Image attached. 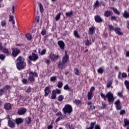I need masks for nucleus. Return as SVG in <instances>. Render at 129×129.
Wrapping results in <instances>:
<instances>
[{"instance_id":"obj_1","label":"nucleus","mask_w":129,"mask_h":129,"mask_svg":"<svg viewBox=\"0 0 129 129\" xmlns=\"http://www.w3.org/2000/svg\"><path fill=\"white\" fill-rule=\"evenodd\" d=\"M27 63L25 62V58L22 56H19L16 60V66L18 70H22L24 69Z\"/></svg>"},{"instance_id":"obj_2","label":"nucleus","mask_w":129,"mask_h":129,"mask_svg":"<svg viewBox=\"0 0 129 129\" xmlns=\"http://www.w3.org/2000/svg\"><path fill=\"white\" fill-rule=\"evenodd\" d=\"M101 97H102V98H103L104 100H106L107 97L109 103H113V101H114L113 94L110 92H108L106 96L105 95L103 94V93H101Z\"/></svg>"},{"instance_id":"obj_3","label":"nucleus","mask_w":129,"mask_h":129,"mask_svg":"<svg viewBox=\"0 0 129 129\" xmlns=\"http://www.w3.org/2000/svg\"><path fill=\"white\" fill-rule=\"evenodd\" d=\"M69 61V56L67 55V53H66V55L63 56L62 62H59L58 67L59 68H61V69H64V68H66L67 65H66V63Z\"/></svg>"},{"instance_id":"obj_4","label":"nucleus","mask_w":129,"mask_h":129,"mask_svg":"<svg viewBox=\"0 0 129 129\" xmlns=\"http://www.w3.org/2000/svg\"><path fill=\"white\" fill-rule=\"evenodd\" d=\"M62 110L64 113H71L72 112V107L69 104L65 105Z\"/></svg>"},{"instance_id":"obj_5","label":"nucleus","mask_w":129,"mask_h":129,"mask_svg":"<svg viewBox=\"0 0 129 129\" xmlns=\"http://www.w3.org/2000/svg\"><path fill=\"white\" fill-rule=\"evenodd\" d=\"M12 56L14 57H16V56H18V55H19V54L20 53V50L18 49V48H12Z\"/></svg>"},{"instance_id":"obj_6","label":"nucleus","mask_w":129,"mask_h":129,"mask_svg":"<svg viewBox=\"0 0 129 129\" xmlns=\"http://www.w3.org/2000/svg\"><path fill=\"white\" fill-rule=\"evenodd\" d=\"M27 112V109L25 108H22L18 110L17 113L19 115H23V114H25Z\"/></svg>"},{"instance_id":"obj_7","label":"nucleus","mask_w":129,"mask_h":129,"mask_svg":"<svg viewBox=\"0 0 129 129\" xmlns=\"http://www.w3.org/2000/svg\"><path fill=\"white\" fill-rule=\"evenodd\" d=\"M29 59L31 60V61H36L37 59H38V55L35 53H32V55L29 56Z\"/></svg>"},{"instance_id":"obj_8","label":"nucleus","mask_w":129,"mask_h":129,"mask_svg":"<svg viewBox=\"0 0 129 129\" xmlns=\"http://www.w3.org/2000/svg\"><path fill=\"white\" fill-rule=\"evenodd\" d=\"M49 58L52 61H55V60H57L59 58V55L51 53L49 55Z\"/></svg>"},{"instance_id":"obj_9","label":"nucleus","mask_w":129,"mask_h":129,"mask_svg":"<svg viewBox=\"0 0 129 129\" xmlns=\"http://www.w3.org/2000/svg\"><path fill=\"white\" fill-rule=\"evenodd\" d=\"M114 104L115 105L116 109L117 110H119L120 109L121 107H120V101L119 100H117L115 103Z\"/></svg>"},{"instance_id":"obj_10","label":"nucleus","mask_w":129,"mask_h":129,"mask_svg":"<svg viewBox=\"0 0 129 129\" xmlns=\"http://www.w3.org/2000/svg\"><path fill=\"white\" fill-rule=\"evenodd\" d=\"M8 125H9V126H10V127H15V126H16L15 121H13V120H11V119H10L8 120Z\"/></svg>"},{"instance_id":"obj_11","label":"nucleus","mask_w":129,"mask_h":129,"mask_svg":"<svg viewBox=\"0 0 129 129\" xmlns=\"http://www.w3.org/2000/svg\"><path fill=\"white\" fill-rule=\"evenodd\" d=\"M10 88H11L10 86H5L3 89L0 90V96L3 95V93H4L5 90H8V89H10Z\"/></svg>"},{"instance_id":"obj_12","label":"nucleus","mask_w":129,"mask_h":129,"mask_svg":"<svg viewBox=\"0 0 129 129\" xmlns=\"http://www.w3.org/2000/svg\"><path fill=\"white\" fill-rule=\"evenodd\" d=\"M57 44L58 46L60 47V49L61 50H64V47L65 46V44H64V42L62 41H58Z\"/></svg>"},{"instance_id":"obj_13","label":"nucleus","mask_w":129,"mask_h":129,"mask_svg":"<svg viewBox=\"0 0 129 129\" xmlns=\"http://www.w3.org/2000/svg\"><path fill=\"white\" fill-rule=\"evenodd\" d=\"M114 31L116 34H117L118 35H122V33L121 32V30L118 27L115 28Z\"/></svg>"},{"instance_id":"obj_14","label":"nucleus","mask_w":129,"mask_h":129,"mask_svg":"<svg viewBox=\"0 0 129 129\" xmlns=\"http://www.w3.org/2000/svg\"><path fill=\"white\" fill-rule=\"evenodd\" d=\"M44 96H48V94L50 93V88L49 87H46L44 89Z\"/></svg>"},{"instance_id":"obj_15","label":"nucleus","mask_w":129,"mask_h":129,"mask_svg":"<svg viewBox=\"0 0 129 129\" xmlns=\"http://www.w3.org/2000/svg\"><path fill=\"white\" fill-rule=\"evenodd\" d=\"M15 121L17 124H20V123H22L24 121V119L22 118H17Z\"/></svg>"},{"instance_id":"obj_16","label":"nucleus","mask_w":129,"mask_h":129,"mask_svg":"<svg viewBox=\"0 0 129 129\" xmlns=\"http://www.w3.org/2000/svg\"><path fill=\"white\" fill-rule=\"evenodd\" d=\"M95 20L97 23H100V22H102V19H101L100 17L98 16H95Z\"/></svg>"},{"instance_id":"obj_17","label":"nucleus","mask_w":129,"mask_h":129,"mask_svg":"<svg viewBox=\"0 0 129 129\" xmlns=\"http://www.w3.org/2000/svg\"><path fill=\"white\" fill-rule=\"evenodd\" d=\"M1 52H3V53L6 54L7 56H9L10 55V52H9V49H8L3 48L1 50Z\"/></svg>"},{"instance_id":"obj_18","label":"nucleus","mask_w":129,"mask_h":129,"mask_svg":"<svg viewBox=\"0 0 129 129\" xmlns=\"http://www.w3.org/2000/svg\"><path fill=\"white\" fill-rule=\"evenodd\" d=\"M66 126L67 129H74V126L73 125L69 123H67Z\"/></svg>"},{"instance_id":"obj_19","label":"nucleus","mask_w":129,"mask_h":129,"mask_svg":"<svg viewBox=\"0 0 129 129\" xmlns=\"http://www.w3.org/2000/svg\"><path fill=\"white\" fill-rule=\"evenodd\" d=\"M38 51L40 55H45V54H46V52L47 51V49H46V48H44L41 51H40V49H39Z\"/></svg>"},{"instance_id":"obj_20","label":"nucleus","mask_w":129,"mask_h":129,"mask_svg":"<svg viewBox=\"0 0 129 129\" xmlns=\"http://www.w3.org/2000/svg\"><path fill=\"white\" fill-rule=\"evenodd\" d=\"M4 107H5V109H7V110L10 109L11 107V104H10L9 103H6L5 104Z\"/></svg>"},{"instance_id":"obj_21","label":"nucleus","mask_w":129,"mask_h":129,"mask_svg":"<svg viewBox=\"0 0 129 129\" xmlns=\"http://www.w3.org/2000/svg\"><path fill=\"white\" fill-rule=\"evenodd\" d=\"M93 33H94V27H90L89 29V34L90 35H92Z\"/></svg>"},{"instance_id":"obj_22","label":"nucleus","mask_w":129,"mask_h":129,"mask_svg":"<svg viewBox=\"0 0 129 129\" xmlns=\"http://www.w3.org/2000/svg\"><path fill=\"white\" fill-rule=\"evenodd\" d=\"M95 123H96V122H92L90 123V126L87 128V129H93L94 127V126L95 125Z\"/></svg>"},{"instance_id":"obj_23","label":"nucleus","mask_w":129,"mask_h":129,"mask_svg":"<svg viewBox=\"0 0 129 129\" xmlns=\"http://www.w3.org/2000/svg\"><path fill=\"white\" fill-rule=\"evenodd\" d=\"M1 25L3 27H6L7 26V21L5 20H2L1 22Z\"/></svg>"},{"instance_id":"obj_24","label":"nucleus","mask_w":129,"mask_h":129,"mask_svg":"<svg viewBox=\"0 0 129 129\" xmlns=\"http://www.w3.org/2000/svg\"><path fill=\"white\" fill-rule=\"evenodd\" d=\"M87 96L89 100H90V99H91L92 97H93V93H91V92H89Z\"/></svg>"},{"instance_id":"obj_25","label":"nucleus","mask_w":129,"mask_h":129,"mask_svg":"<svg viewBox=\"0 0 129 129\" xmlns=\"http://www.w3.org/2000/svg\"><path fill=\"white\" fill-rule=\"evenodd\" d=\"M74 73L76 75H80V71L77 68L74 69Z\"/></svg>"},{"instance_id":"obj_26","label":"nucleus","mask_w":129,"mask_h":129,"mask_svg":"<svg viewBox=\"0 0 129 129\" xmlns=\"http://www.w3.org/2000/svg\"><path fill=\"white\" fill-rule=\"evenodd\" d=\"M114 13L116 14V15H120V13L119 12V11L117 10L116 8H112Z\"/></svg>"},{"instance_id":"obj_27","label":"nucleus","mask_w":129,"mask_h":129,"mask_svg":"<svg viewBox=\"0 0 129 129\" xmlns=\"http://www.w3.org/2000/svg\"><path fill=\"white\" fill-rule=\"evenodd\" d=\"M72 15H73V12L72 11H70L69 12L66 13V17H69V18H70V17H71V16H72Z\"/></svg>"},{"instance_id":"obj_28","label":"nucleus","mask_w":129,"mask_h":129,"mask_svg":"<svg viewBox=\"0 0 129 129\" xmlns=\"http://www.w3.org/2000/svg\"><path fill=\"white\" fill-rule=\"evenodd\" d=\"M124 123L123 126H126V125H129V120L127 119H124Z\"/></svg>"},{"instance_id":"obj_29","label":"nucleus","mask_w":129,"mask_h":129,"mask_svg":"<svg viewBox=\"0 0 129 129\" xmlns=\"http://www.w3.org/2000/svg\"><path fill=\"white\" fill-rule=\"evenodd\" d=\"M123 17H124V18H128L129 17V14L128 12H127V11H125L123 14Z\"/></svg>"},{"instance_id":"obj_30","label":"nucleus","mask_w":129,"mask_h":129,"mask_svg":"<svg viewBox=\"0 0 129 129\" xmlns=\"http://www.w3.org/2000/svg\"><path fill=\"white\" fill-rule=\"evenodd\" d=\"M30 76H33V77H38V75L36 73H33L30 72L29 73Z\"/></svg>"},{"instance_id":"obj_31","label":"nucleus","mask_w":129,"mask_h":129,"mask_svg":"<svg viewBox=\"0 0 129 129\" xmlns=\"http://www.w3.org/2000/svg\"><path fill=\"white\" fill-rule=\"evenodd\" d=\"M56 97V94L55 93V92H54V91H52L51 93V99H55Z\"/></svg>"},{"instance_id":"obj_32","label":"nucleus","mask_w":129,"mask_h":129,"mask_svg":"<svg viewBox=\"0 0 129 129\" xmlns=\"http://www.w3.org/2000/svg\"><path fill=\"white\" fill-rule=\"evenodd\" d=\"M85 45L86 46H89V45H91V40L87 39V40H86Z\"/></svg>"},{"instance_id":"obj_33","label":"nucleus","mask_w":129,"mask_h":129,"mask_svg":"<svg viewBox=\"0 0 129 129\" xmlns=\"http://www.w3.org/2000/svg\"><path fill=\"white\" fill-rule=\"evenodd\" d=\"M39 6L40 13H43L44 12V8L43 7V5H42L41 4H39Z\"/></svg>"},{"instance_id":"obj_34","label":"nucleus","mask_w":129,"mask_h":129,"mask_svg":"<svg viewBox=\"0 0 129 129\" xmlns=\"http://www.w3.org/2000/svg\"><path fill=\"white\" fill-rule=\"evenodd\" d=\"M124 84L126 87V89L129 91V81H124Z\"/></svg>"},{"instance_id":"obj_35","label":"nucleus","mask_w":129,"mask_h":129,"mask_svg":"<svg viewBox=\"0 0 129 129\" xmlns=\"http://www.w3.org/2000/svg\"><path fill=\"white\" fill-rule=\"evenodd\" d=\"M74 35L75 37H76V38H80V36H79L78 32L76 30H75L74 32Z\"/></svg>"},{"instance_id":"obj_36","label":"nucleus","mask_w":129,"mask_h":129,"mask_svg":"<svg viewBox=\"0 0 129 129\" xmlns=\"http://www.w3.org/2000/svg\"><path fill=\"white\" fill-rule=\"evenodd\" d=\"M104 71V70H103V69H102V68H100L97 70V72H98V73H99V74H102V73H103Z\"/></svg>"},{"instance_id":"obj_37","label":"nucleus","mask_w":129,"mask_h":129,"mask_svg":"<svg viewBox=\"0 0 129 129\" xmlns=\"http://www.w3.org/2000/svg\"><path fill=\"white\" fill-rule=\"evenodd\" d=\"M26 37L28 40H32V35L30 33H27Z\"/></svg>"},{"instance_id":"obj_38","label":"nucleus","mask_w":129,"mask_h":129,"mask_svg":"<svg viewBox=\"0 0 129 129\" xmlns=\"http://www.w3.org/2000/svg\"><path fill=\"white\" fill-rule=\"evenodd\" d=\"M57 80V77L56 76H52L50 78V81L52 82H55Z\"/></svg>"},{"instance_id":"obj_39","label":"nucleus","mask_w":129,"mask_h":129,"mask_svg":"<svg viewBox=\"0 0 129 129\" xmlns=\"http://www.w3.org/2000/svg\"><path fill=\"white\" fill-rule=\"evenodd\" d=\"M61 16V13H58L55 17V21H58L60 19V17Z\"/></svg>"},{"instance_id":"obj_40","label":"nucleus","mask_w":129,"mask_h":129,"mask_svg":"<svg viewBox=\"0 0 129 129\" xmlns=\"http://www.w3.org/2000/svg\"><path fill=\"white\" fill-rule=\"evenodd\" d=\"M74 103H75L76 104H77V105H79V104H80V103H81V101H80V100H75L73 101Z\"/></svg>"},{"instance_id":"obj_41","label":"nucleus","mask_w":129,"mask_h":129,"mask_svg":"<svg viewBox=\"0 0 129 129\" xmlns=\"http://www.w3.org/2000/svg\"><path fill=\"white\" fill-rule=\"evenodd\" d=\"M111 14V13H110V11H106V12H105L104 16H105V17H109V16H110V14Z\"/></svg>"},{"instance_id":"obj_42","label":"nucleus","mask_w":129,"mask_h":129,"mask_svg":"<svg viewBox=\"0 0 129 129\" xmlns=\"http://www.w3.org/2000/svg\"><path fill=\"white\" fill-rule=\"evenodd\" d=\"M63 99H64V96H63L62 95H60L58 96L57 100H58V101H62Z\"/></svg>"},{"instance_id":"obj_43","label":"nucleus","mask_w":129,"mask_h":129,"mask_svg":"<svg viewBox=\"0 0 129 129\" xmlns=\"http://www.w3.org/2000/svg\"><path fill=\"white\" fill-rule=\"evenodd\" d=\"M99 6H100L99 5V3H98V1H96V2L94 4V8H98V7H99Z\"/></svg>"},{"instance_id":"obj_44","label":"nucleus","mask_w":129,"mask_h":129,"mask_svg":"<svg viewBox=\"0 0 129 129\" xmlns=\"http://www.w3.org/2000/svg\"><path fill=\"white\" fill-rule=\"evenodd\" d=\"M57 86L58 88H61L63 86V83L62 82H59Z\"/></svg>"},{"instance_id":"obj_45","label":"nucleus","mask_w":129,"mask_h":129,"mask_svg":"<svg viewBox=\"0 0 129 129\" xmlns=\"http://www.w3.org/2000/svg\"><path fill=\"white\" fill-rule=\"evenodd\" d=\"M53 91H54L55 94H60L61 93V90L59 89H56L55 90H53Z\"/></svg>"},{"instance_id":"obj_46","label":"nucleus","mask_w":129,"mask_h":129,"mask_svg":"<svg viewBox=\"0 0 129 129\" xmlns=\"http://www.w3.org/2000/svg\"><path fill=\"white\" fill-rule=\"evenodd\" d=\"M112 84V80H111L110 81V82H108L107 84V87H108V88H109V87H110L111 86V85Z\"/></svg>"},{"instance_id":"obj_47","label":"nucleus","mask_w":129,"mask_h":129,"mask_svg":"<svg viewBox=\"0 0 129 129\" xmlns=\"http://www.w3.org/2000/svg\"><path fill=\"white\" fill-rule=\"evenodd\" d=\"M63 89H64V90H69L70 89V88H69V86H68V85H66L63 87Z\"/></svg>"},{"instance_id":"obj_48","label":"nucleus","mask_w":129,"mask_h":129,"mask_svg":"<svg viewBox=\"0 0 129 129\" xmlns=\"http://www.w3.org/2000/svg\"><path fill=\"white\" fill-rule=\"evenodd\" d=\"M5 58H6V55L4 54H0V59L1 60H5Z\"/></svg>"},{"instance_id":"obj_49","label":"nucleus","mask_w":129,"mask_h":129,"mask_svg":"<svg viewBox=\"0 0 129 129\" xmlns=\"http://www.w3.org/2000/svg\"><path fill=\"white\" fill-rule=\"evenodd\" d=\"M26 122L27 123H30V122H31V117H28L27 119H26Z\"/></svg>"},{"instance_id":"obj_50","label":"nucleus","mask_w":129,"mask_h":129,"mask_svg":"<svg viewBox=\"0 0 129 129\" xmlns=\"http://www.w3.org/2000/svg\"><path fill=\"white\" fill-rule=\"evenodd\" d=\"M29 81H31V82L34 81V77L33 76H30V77L29 78Z\"/></svg>"},{"instance_id":"obj_51","label":"nucleus","mask_w":129,"mask_h":129,"mask_svg":"<svg viewBox=\"0 0 129 129\" xmlns=\"http://www.w3.org/2000/svg\"><path fill=\"white\" fill-rule=\"evenodd\" d=\"M109 29L110 30V31H113L114 30V28L113 26H112V25H109L108 26Z\"/></svg>"},{"instance_id":"obj_52","label":"nucleus","mask_w":129,"mask_h":129,"mask_svg":"<svg viewBox=\"0 0 129 129\" xmlns=\"http://www.w3.org/2000/svg\"><path fill=\"white\" fill-rule=\"evenodd\" d=\"M94 90H95V88H94V87H92L90 90L89 92L93 93V91H94Z\"/></svg>"},{"instance_id":"obj_53","label":"nucleus","mask_w":129,"mask_h":129,"mask_svg":"<svg viewBox=\"0 0 129 129\" xmlns=\"http://www.w3.org/2000/svg\"><path fill=\"white\" fill-rule=\"evenodd\" d=\"M121 76L122 78H125L126 77L127 75L125 73H123L121 74Z\"/></svg>"},{"instance_id":"obj_54","label":"nucleus","mask_w":129,"mask_h":129,"mask_svg":"<svg viewBox=\"0 0 129 129\" xmlns=\"http://www.w3.org/2000/svg\"><path fill=\"white\" fill-rule=\"evenodd\" d=\"M62 115H60L56 119V121H59L60 119H62Z\"/></svg>"},{"instance_id":"obj_55","label":"nucleus","mask_w":129,"mask_h":129,"mask_svg":"<svg viewBox=\"0 0 129 129\" xmlns=\"http://www.w3.org/2000/svg\"><path fill=\"white\" fill-rule=\"evenodd\" d=\"M14 16H11L10 17V19H9V22H12V21H14Z\"/></svg>"},{"instance_id":"obj_56","label":"nucleus","mask_w":129,"mask_h":129,"mask_svg":"<svg viewBox=\"0 0 129 129\" xmlns=\"http://www.w3.org/2000/svg\"><path fill=\"white\" fill-rule=\"evenodd\" d=\"M22 82L24 84H27V83H28V81L27 80H26V79H23L22 80Z\"/></svg>"},{"instance_id":"obj_57","label":"nucleus","mask_w":129,"mask_h":129,"mask_svg":"<svg viewBox=\"0 0 129 129\" xmlns=\"http://www.w3.org/2000/svg\"><path fill=\"white\" fill-rule=\"evenodd\" d=\"M35 21H36V22L38 23L39 21H40V18H39V16H36L35 17Z\"/></svg>"},{"instance_id":"obj_58","label":"nucleus","mask_w":129,"mask_h":129,"mask_svg":"<svg viewBox=\"0 0 129 129\" xmlns=\"http://www.w3.org/2000/svg\"><path fill=\"white\" fill-rule=\"evenodd\" d=\"M53 128V125L52 124L48 125L47 126V129H52Z\"/></svg>"},{"instance_id":"obj_59","label":"nucleus","mask_w":129,"mask_h":129,"mask_svg":"<svg viewBox=\"0 0 129 129\" xmlns=\"http://www.w3.org/2000/svg\"><path fill=\"white\" fill-rule=\"evenodd\" d=\"M118 96H119V97H122V92H118L117 93Z\"/></svg>"},{"instance_id":"obj_60","label":"nucleus","mask_w":129,"mask_h":129,"mask_svg":"<svg viewBox=\"0 0 129 129\" xmlns=\"http://www.w3.org/2000/svg\"><path fill=\"white\" fill-rule=\"evenodd\" d=\"M111 19L112 21H115V20H116V17H115V16H111Z\"/></svg>"},{"instance_id":"obj_61","label":"nucleus","mask_w":129,"mask_h":129,"mask_svg":"<svg viewBox=\"0 0 129 129\" xmlns=\"http://www.w3.org/2000/svg\"><path fill=\"white\" fill-rule=\"evenodd\" d=\"M41 34L44 36V35H45V34H46V30H43L41 32Z\"/></svg>"},{"instance_id":"obj_62","label":"nucleus","mask_w":129,"mask_h":129,"mask_svg":"<svg viewBox=\"0 0 129 129\" xmlns=\"http://www.w3.org/2000/svg\"><path fill=\"white\" fill-rule=\"evenodd\" d=\"M125 111L122 110L121 111H120V114L122 115L124 114V113H125Z\"/></svg>"},{"instance_id":"obj_63","label":"nucleus","mask_w":129,"mask_h":129,"mask_svg":"<svg viewBox=\"0 0 129 129\" xmlns=\"http://www.w3.org/2000/svg\"><path fill=\"white\" fill-rule=\"evenodd\" d=\"M95 129H100V126L99 125H96Z\"/></svg>"},{"instance_id":"obj_64","label":"nucleus","mask_w":129,"mask_h":129,"mask_svg":"<svg viewBox=\"0 0 129 129\" xmlns=\"http://www.w3.org/2000/svg\"><path fill=\"white\" fill-rule=\"evenodd\" d=\"M126 57H129V51L126 52Z\"/></svg>"}]
</instances>
